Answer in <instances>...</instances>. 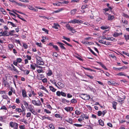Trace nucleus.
<instances>
[{"label": "nucleus", "instance_id": "0e129e2a", "mask_svg": "<svg viewBox=\"0 0 129 129\" xmlns=\"http://www.w3.org/2000/svg\"><path fill=\"white\" fill-rule=\"evenodd\" d=\"M42 30L46 32L47 34H48V31L45 28H43Z\"/></svg>", "mask_w": 129, "mask_h": 129}, {"label": "nucleus", "instance_id": "58836bf2", "mask_svg": "<svg viewBox=\"0 0 129 129\" xmlns=\"http://www.w3.org/2000/svg\"><path fill=\"white\" fill-rule=\"evenodd\" d=\"M117 75L119 76H126V74H124V73L123 72H121L117 74Z\"/></svg>", "mask_w": 129, "mask_h": 129}, {"label": "nucleus", "instance_id": "864d4df0", "mask_svg": "<svg viewBox=\"0 0 129 129\" xmlns=\"http://www.w3.org/2000/svg\"><path fill=\"white\" fill-rule=\"evenodd\" d=\"M16 61L20 63L22 61V59L21 58H18L17 59Z\"/></svg>", "mask_w": 129, "mask_h": 129}, {"label": "nucleus", "instance_id": "20e7f679", "mask_svg": "<svg viewBox=\"0 0 129 129\" xmlns=\"http://www.w3.org/2000/svg\"><path fill=\"white\" fill-rule=\"evenodd\" d=\"M11 68L10 70L11 71L14 72L15 73L18 74L19 73V71L15 68V66L12 64H11Z\"/></svg>", "mask_w": 129, "mask_h": 129}, {"label": "nucleus", "instance_id": "4468645a", "mask_svg": "<svg viewBox=\"0 0 129 129\" xmlns=\"http://www.w3.org/2000/svg\"><path fill=\"white\" fill-rule=\"evenodd\" d=\"M33 108H34V107L32 105H29L27 109H29L30 111V112L31 111H32L34 109Z\"/></svg>", "mask_w": 129, "mask_h": 129}, {"label": "nucleus", "instance_id": "393cba45", "mask_svg": "<svg viewBox=\"0 0 129 129\" xmlns=\"http://www.w3.org/2000/svg\"><path fill=\"white\" fill-rule=\"evenodd\" d=\"M49 88L50 90H51L53 92H55L56 90L51 86H49Z\"/></svg>", "mask_w": 129, "mask_h": 129}, {"label": "nucleus", "instance_id": "5701e85b", "mask_svg": "<svg viewBox=\"0 0 129 129\" xmlns=\"http://www.w3.org/2000/svg\"><path fill=\"white\" fill-rule=\"evenodd\" d=\"M18 124L16 123H14L13 124V127L15 129H17L18 127Z\"/></svg>", "mask_w": 129, "mask_h": 129}, {"label": "nucleus", "instance_id": "774afa93", "mask_svg": "<svg viewBox=\"0 0 129 129\" xmlns=\"http://www.w3.org/2000/svg\"><path fill=\"white\" fill-rule=\"evenodd\" d=\"M31 113L30 112H28L27 113L26 117H30L31 116Z\"/></svg>", "mask_w": 129, "mask_h": 129}, {"label": "nucleus", "instance_id": "9b49d317", "mask_svg": "<svg viewBox=\"0 0 129 129\" xmlns=\"http://www.w3.org/2000/svg\"><path fill=\"white\" fill-rule=\"evenodd\" d=\"M122 34V33H118L117 32H115L113 34V36L114 37H116L120 35H121Z\"/></svg>", "mask_w": 129, "mask_h": 129}, {"label": "nucleus", "instance_id": "0eeeda50", "mask_svg": "<svg viewBox=\"0 0 129 129\" xmlns=\"http://www.w3.org/2000/svg\"><path fill=\"white\" fill-rule=\"evenodd\" d=\"M123 98H121L120 97H118V102H121V103H123L124 101V100L125 99V95L123 96Z\"/></svg>", "mask_w": 129, "mask_h": 129}, {"label": "nucleus", "instance_id": "2f4dec72", "mask_svg": "<svg viewBox=\"0 0 129 129\" xmlns=\"http://www.w3.org/2000/svg\"><path fill=\"white\" fill-rule=\"evenodd\" d=\"M75 114L77 115H79L81 113V112L80 111V109L79 110H77L75 111Z\"/></svg>", "mask_w": 129, "mask_h": 129}, {"label": "nucleus", "instance_id": "a18cd8bd", "mask_svg": "<svg viewBox=\"0 0 129 129\" xmlns=\"http://www.w3.org/2000/svg\"><path fill=\"white\" fill-rule=\"evenodd\" d=\"M53 48H55L56 51H59V49L58 48L57 46L56 45H53Z\"/></svg>", "mask_w": 129, "mask_h": 129}, {"label": "nucleus", "instance_id": "f3484780", "mask_svg": "<svg viewBox=\"0 0 129 129\" xmlns=\"http://www.w3.org/2000/svg\"><path fill=\"white\" fill-rule=\"evenodd\" d=\"M88 87L91 91L93 92L94 93L96 91V90L94 88H93L91 86H88Z\"/></svg>", "mask_w": 129, "mask_h": 129}, {"label": "nucleus", "instance_id": "4c0bfd02", "mask_svg": "<svg viewBox=\"0 0 129 129\" xmlns=\"http://www.w3.org/2000/svg\"><path fill=\"white\" fill-rule=\"evenodd\" d=\"M16 15H17V17H18L19 19H20L21 20H23L24 21H26V20L25 19H24L23 18H21V17H21V16H20V15H19L18 14H16Z\"/></svg>", "mask_w": 129, "mask_h": 129}, {"label": "nucleus", "instance_id": "c85d7f7f", "mask_svg": "<svg viewBox=\"0 0 129 129\" xmlns=\"http://www.w3.org/2000/svg\"><path fill=\"white\" fill-rule=\"evenodd\" d=\"M15 111L16 112H18L19 113L22 112H23L21 109L19 108H16V109Z\"/></svg>", "mask_w": 129, "mask_h": 129}, {"label": "nucleus", "instance_id": "bb28decb", "mask_svg": "<svg viewBox=\"0 0 129 129\" xmlns=\"http://www.w3.org/2000/svg\"><path fill=\"white\" fill-rule=\"evenodd\" d=\"M14 47L13 44H10L8 45V47L9 50H11Z\"/></svg>", "mask_w": 129, "mask_h": 129}, {"label": "nucleus", "instance_id": "aec40b11", "mask_svg": "<svg viewBox=\"0 0 129 129\" xmlns=\"http://www.w3.org/2000/svg\"><path fill=\"white\" fill-rule=\"evenodd\" d=\"M35 66L33 64H30V68L31 69L33 70H35L36 69L35 66L37 67V64H36L35 63Z\"/></svg>", "mask_w": 129, "mask_h": 129}, {"label": "nucleus", "instance_id": "72a5a7b5", "mask_svg": "<svg viewBox=\"0 0 129 129\" xmlns=\"http://www.w3.org/2000/svg\"><path fill=\"white\" fill-rule=\"evenodd\" d=\"M71 102L72 104L76 103H77V100L75 99H72L71 101Z\"/></svg>", "mask_w": 129, "mask_h": 129}, {"label": "nucleus", "instance_id": "a19ab883", "mask_svg": "<svg viewBox=\"0 0 129 129\" xmlns=\"http://www.w3.org/2000/svg\"><path fill=\"white\" fill-rule=\"evenodd\" d=\"M63 38L64 40H65L68 41L70 42V38H67L65 36H63L62 37Z\"/></svg>", "mask_w": 129, "mask_h": 129}, {"label": "nucleus", "instance_id": "bf43d9fd", "mask_svg": "<svg viewBox=\"0 0 129 129\" xmlns=\"http://www.w3.org/2000/svg\"><path fill=\"white\" fill-rule=\"evenodd\" d=\"M55 117L57 118H60V115L58 114H56L55 115Z\"/></svg>", "mask_w": 129, "mask_h": 129}, {"label": "nucleus", "instance_id": "c9c22d12", "mask_svg": "<svg viewBox=\"0 0 129 129\" xmlns=\"http://www.w3.org/2000/svg\"><path fill=\"white\" fill-rule=\"evenodd\" d=\"M88 49L90 52L94 55L95 56H97L96 54L89 47H88Z\"/></svg>", "mask_w": 129, "mask_h": 129}, {"label": "nucleus", "instance_id": "f03ea898", "mask_svg": "<svg viewBox=\"0 0 129 129\" xmlns=\"http://www.w3.org/2000/svg\"><path fill=\"white\" fill-rule=\"evenodd\" d=\"M80 97L83 99L85 100H88L90 99L89 95H88L87 94H81L80 95Z\"/></svg>", "mask_w": 129, "mask_h": 129}, {"label": "nucleus", "instance_id": "49530a36", "mask_svg": "<svg viewBox=\"0 0 129 129\" xmlns=\"http://www.w3.org/2000/svg\"><path fill=\"white\" fill-rule=\"evenodd\" d=\"M103 44L106 45H110V43L109 42H106V41H104Z\"/></svg>", "mask_w": 129, "mask_h": 129}, {"label": "nucleus", "instance_id": "de8ad7c7", "mask_svg": "<svg viewBox=\"0 0 129 129\" xmlns=\"http://www.w3.org/2000/svg\"><path fill=\"white\" fill-rule=\"evenodd\" d=\"M83 116V118H85V119H88V115L86 114H84Z\"/></svg>", "mask_w": 129, "mask_h": 129}, {"label": "nucleus", "instance_id": "412c9836", "mask_svg": "<svg viewBox=\"0 0 129 129\" xmlns=\"http://www.w3.org/2000/svg\"><path fill=\"white\" fill-rule=\"evenodd\" d=\"M6 118L5 116H0V121L2 122H4V119H5Z\"/></svg>", "mask_w": 129, "mask_h": 129}, {"label": "nucleus", "instance_id": "5fc2aeb1", "mask_svg": "<svg viewBox=\"0 0 129 129\" xmlns=\"http://www.w3.org/2000/svg\"><path fill=\"white\" fill-rule=\"evenodd\" d=\"M83 68L86 70H89L91 71H92V70L90 68H85L84 67H83Z\"/></svg>", "mask_w": 129, "mask_h": 129}, {"label": "nucleus", "instance_id": "b1692460", "mask_svg": "<svg viewBox=\"0 0 129 129\" xmlns=\"http://www.w3.org/2000/svg\"><path fill=\"white\" fill-rule=\"evenodd\" d=\"M98 121L100 124L101 126H103L104 125V122L102 120L100 119Z\"/></svg>", "mask_w": 129, "mask_h": 129}, {"label": "nucleus", "instance_id": "a211bd4d", "mask_svg": "<svg viewBox=\"0 0 129 129\" xmlns=\"http://www.w3.org/2000/svg\"><path fill=\"white\" fill-rule=\"evenodd\" d=\"M77 10L76 9H75L72 10L70 12L71 14L72 15H74L76 13Z\"/></svg>", "mask_w": 129, "mask_h": 129}, {"label": "nucleus", "instance_id": "3c124183", "mask_svg": "<svg viewBox=\"0 0 129 129\" xmlns=\"http://www.w3.org/2000/svg\"><path fill=\"white\" fill-rule=\"evenodd\" d=\"M124 37L126 41H127L129 39V36L128 35H125L124 36Z\"/></svg>", "mask_w": 129, "mask_h": 129}, {"label": "nucleus", "instance_id": "f704fd0d", "mask_svg": "<svg viewBox=\"0 0 129 129\" xmlns=\"http://www.w3.org/2000/svg\"><path fill=\"white\" fill-rule=\"evenodd\" d=\"M84 119L83 117V115H81L80 117V118L78 119V121L79 122H81L82 120H84Z\"/></svg>", "mask_w": 129, "mask_h": 129}, {"label": "nucleus", "instance_id": "423d86ee", "mask_svg": "<svg viewBox=\"0 0 129 129\" xmlns=\"http://www.w3.org/2000/svg\"><path fill=\"white\" fill-rule=\"evenodd\" d=\"M82 21L81 20H77L76 19H74L73 20H72L70 22L72 23L73 24H75L76 23H81Z\"/></svg>", "mask_w": 129, "mask_h": 129}, {"label": "nucleus", "instance_id": "a878e982", "mask_svg": "<svg viewBox=\"0 0 129 129\" xmlns=\"http://www.w3.org/2000/svg\"><path fill=\"white\" fill-rule=\"evenodd\" d=\"M41 89H42L45 90L46 91L47 93H49L47 89L46 88H45L44 86L43 85H41L40 88Z\"/></svg>", "mask_w": 129, "mask_h": 129}, {"label": "nucleus", "instance_id": "f257e3e1", "mask_svg": "<svg viewBox=\"0 0 129 129\" xmlns=\"http://www.w3.org/2000/svg\"><path fill=\"white\" fill-rule=\"evenodd\" d=\"M36 57L37 59V64L40 65H43L44 63L42 58L38 55H36Z\"/></svg>", "mask_w": 129, "mask_h": 129}, {"label": "nucleus", "instance_id": "052dcab7", "mask_svg": "<svg viewBox=\"0 0 129 129\" xmlns=\"http://www.w3.org/2000/svg\"><path fill=\"white\" fill-rule=\"evenodd\" d=\"M0 109L6 110L7 108L4 105Z\"/></svg>", "mask_w": 129, "mask_h": 129}, {"label": "nucleus", "instance_id": "2eb2a0df", "mask_svg": "<svg viewBox=\"0 0 129 129\" xmlns=\"http://www.w3.org/2000/svg\"><path fill=\"white\" fill-rule=\"evenodd\" d=\"M42 118H43V119H47L48 120H52V119L51 117H49V116H47L46 115L42 116Z\"/></svg>", "mask_w": 129, "mask_h": 129}, {"label": "nucleus", "instance_id": "69168bd1", "mask_svg": "<svg viewBox=\"0 0 129 129\" xmlns=\"http://www.w3.org/2000/svg\"><path fill=\"white\" fill-rule=\"evenodd\" d=\"M123 16L124 17L129 18V16L127 14H125V13H123Z\"/></svg>", "mask_w": 129, "mask_h": 129}, {"label": "nucleus", "instance_id": "e433bc0d", "mask_svg": "<svg viewBox=\"0 0 129 129\" xmlns=\"http://www.w3.org/2000/svg\"><path fill=\"white\" fill-rule=\"evenodd\" d=\"M49 127L50 129L52 128V129H55V127L53 125V124L51 123L49 125Z\"/></svg>", "mask_w": 129, "mask_h": 129}, {"label": "nucleus", "instance_id": "cd10ccee", "mask_svg": "<svg viewBox=\"0 0 129 129\" xmlns=\"http://www.w3.org/2000/svg\"><path fill=\"white\" fill-rule=\"evenodd\" d=\"M66 26L67 28V29L70 30L72 28V27H71L69 24H67L66 25Z\"/></svg>", "mask_w": 129, "mask_h": 129}, {"label": "nucleus", "instance_id": "7ed1b4c3", "mask_svg": "<svg viewBox=\"0 0 129 129\" xmlns=\"http://www.w3.org/2000/svg\"><path fill=\"white\" fill-rule=\"evenodd\" d=\"M32 103L35 105L37 106H40L42 105L40 101L38 99V100L36 101V100H32Z\"/></svg>", "mask_w": 129, "mask_h": 129}, {"label": "nucleus", "instance_id": "ddd939ff", "mask_svg": "<svg viewBox=\"0 0 129 129\" xmlns=\"http://www.w3.org/2000/svg\"><path fill=\"white\" fill-rule=\"evenodd\" d=\"M65 120L66 121L70 124H72V120L71 118H68L65 119Z\"/></svg>", "mask_w": 129, "mask_h": 129}, {"label": "nucleus", "instance_id": "ea45409f", "mask_svg": "<svg viewBox=\"0 0 129 129\" xmlns=\"http://www.w3.org/2000/svg\"><path fill=\"white\" fill-rule=\"evenodd\" d=\"M109 27L107 26H103L101 27V28L102 29H105L108 28Z\"/></svg>", "mask_w": 129, "mask_h": 129}, {"label": "nucleus", "instance_id": "603ef678", "mask_svg": "<svg viewBox=\"0 0 129 129\" xmlns=\"http://www.w3.org/2000/svg\"><path fill=\"white\" fill-rule=\"evenodd\" d=\"M61 91H58L56 92V94L58 96H60L61 95Z\"/></svg>", "mask_w": 129, "mask_h": 129}, {"label": "nucleus", "instance_id": "c03bdc74", "mask_svg": "<svg viewBox=\"0 0 129 129\" xmlns=\"http://www.w3.org/2000/svg\"><path fill=\"white\" fill-rule=\"evenodd\" d=\"M63 10V9L62 8H61L59 9H58L56 11H54L53 12L55 13H57L62 11Z\"/></svg>", "mask_w": 129, "mask_h": 129}, {"label": "nucleus", "instance_id": "6ab92c4d", "mask_svg": "<svg viewBox=\"0 0 129 129\" xmlns=\"http://www.w3.org/2000/svg\"><path fill=\"white\" fill-rule=\"evenodd\" d=\"M57 84L61 88H63L64 87V85L63 83L60 82H58Z\"/></svg>", "mask_w": 129, "mask_h": 129}, {"label": "nucleus", "instance_id": "79ce46f5", "mask_svg": "<svg viewBox=\"0 0 129 129\" xmlns=\"http://www.w3.org/2000/svg\"><path fill=\"white\" fill-rule=\"evenodd\" d=\"M88 5H83L81 7V9H84L86 8H87Z\"/></svg>", "mask_w": 129, "mask_h": 129}, {"label": "nucleus", "instance_id": "338daca9", "mask_svg": "<svg viewBox=\"0 0 129 129\" xmlns=\"http://www.w3.org/2000/svg\"><path fill=\"white\" fill-rule=\"evenodd\" d=\"M102 114V112L101 111H99L98 112V115L99 116H100Z\"/></svg>", "mask_w": 129, "mask_h": 129}, {"label": "nucleus", "instance_id": "37998d69", "mask_svg": "<svg viewBox=\"0 0 129 129\" xmlns=\"http://www.w3.org/2000/svg\"><path fill=\"white\" fill-rule=\"evenodd\" d=\"M2 96L4 99H7L8 98V96L6 94H4L3 95H2Z\"/></svg>", "mask_w": 129, "mask_h": 129}, {"label": "nucleus", "instance_id": "6e6552de", "mask_svg": "<svg viewBox=\"0 0 129 129\" xmlns=\"http://www.w3.org/2000/svg\"><path fill=\"white\" fill-rule=\"evenodd\" d=\"M73 108L72 107H68L64 108V109L67 112L72 111L73 110Z\"/></svg>", "mask_w": 129, "mask_h": 129}, {"label": "nucleus", "instance_id": "8fccbe9b", "mask_svg": "<svg viewBox=\"0 0 129 129\" xmlns=\"http://www.w3.org/2000/svg\"><path fill=\"white\" fill-rule=\"evenodd\" d=\"M61 95L64 97H66V93L62 91H61Z\"/></svg>", "mask_w": 129, "mask_h": 129}, {"label": "nucleus", "instance_id": "4d7b16f0", "mask_svg": "<svg viewBox=\"0 0 129 129\" xmlns=\"http://www.w3.org/2000/svg\"><path fill=\"white\" fill-rule=\"evenodd\" d=\"M21 107L22 109V111L23 112H25V111L26 109L25 108V107L23 106L22 104L21 106Z\"/></svg>", "mask_w": 129, "mask_h": 129}, {"label": "nucleus", "instance_id": "4be33fe9", "mask_svg": "<svg viewBox=\"0 0 129 129\" xmlns=\"http://www.w3.org/2000/svg\"><path fill=\"white\" fill-rule=\"evenodd\" d=\"M117 102L115 101H114L112 103L113 107L115 110L116 109V106L117 105Z\"/></svg>", "mask_w": 129, "mask_h": 129}, {"label": "nucleus", "instance_id": "09e8293b", "mask_svg": "<svg viewBox=\"0 0 129 129\" xmlns=\"http://www.w3.org/2000/svg\"><path fill=\"white\" fill-rule=\"evenodd\" d=\"M122 22L124 23L125 25L127 24L128 23V21L126 20H122Z\"/></svg>", "mask_w": 129, "mask_h": 129}, {"label": "nucleus", "instance_id": "9d476101", "mask_svg": "<svg viewBox=\"0 0 129 129\" xmlns=\"http://www.w3.org/2000/svg\"><path fill=\"white\" fill-rule=\"evenodd\" d=\"M22 94L23 97L26 98L27 97L26 94V91L25 90L22 89Z\"/></svg>", "mask_w": 129, "mask_h": 129}, {"label": "nucleus", "instance_id": "dca6fc26", "mask_svg": "<svg viewBox=\"0 0 129 129\" xmlns=\"http://www.w3.org/2000/svg\"><path fill=\"white\" fill-rule=\"evenodd\" d=\"M61 101L63 103H68L70 102L69 101L67 100L64 98L62 99Z\"/></svg>", "mask_w": 129, "mask_h": 129}, {"label": "nucleus", "instance_id": "7c9ffc66", "mask_svg": "<svg viewBox=\"0 0 129 129\" xmlns=\"http://www.w3.org/2000/svg\"><path fill=\"white\" fill-rule=\"evenodd\" d=\"M52 73L51 71L49 70L47 74L48 76H50L52 75Z\"/></svg>", "mask_w": 129, "mask_h": 129}, {"label": "nucleus", "instance_id": "473e14b6", "mask_svg": "<svg viewBox=\"0 0 129 129\" xmlns=\"http://www.w3.org/2000/svg\"><path fill=\"white\" fill-rule=\"evenodd\" d=\"M23 102L24 105L25 106L26 108H27L29 106L28 104L25 101H24Z\"/></svg>", "mask_w": 129, "mask_h": 129}, {"label": "nucleus", "instance_id": "13d9d810", "mask_svg": "<svg viewBox=\"0 0 129 129\" xmlns=\"http://www.w3.org/2000/svg\"><path fill=\"white\" fill-rule=\"evenodd\" d=\"M72 95L70 93H68L67 94V97L68 98H72Z\"/></svg>", "mask_w": 129, "mask_h": 129}, {"label": "nucleus", "instance_id": "c756f323", "mask_svg": "<svg viewBox=\"0 0 129 129\" xmlns=\"http://www.w3.org/2000/svg\"><path fill=\"white\" fill-rule=\"evenodd\" d=\"M15 32L14 30H10L9 32V33H8L9 36V35L13 36V33Z\"/></svg>", "mask_w": 129, "mask_h": 129}, {"label": "nucleus", "instance_id": "6e6d98bb", "mask_svg": "<svg viewBox=\"0 0 129 129\" xmlns=\"http://www.w3.org/2000/svg\"><path fill=\"white\" fill-rule=\"evenodd\" d=\"M3 33H4V35L5 36H9L8 32V31H4L3 32Z\"/></svg>", "mask_w": 129, "mask_h": 129}, {"label": "nucleus", "instance_id": "680f3d73", "mask_svg": "<svg viewBox=\"0 0 129 129\" xmlns=\"http://www.w3.org/2000/svg\"><path fill=\"white\" fill-rule=\"evenodd\" d=\"M42 81L44 83L47 82V79L46 78H44L42 80Z\"/></svg>", "mask_w": 129, "mask_h": 129}, {"label": "nucleus", "instance_id": "e2e57ef3", "mask_svg": "<svg viewBox=\"0 0 129 129\" xmlns=\"http://www.w3.org/2000/svg\"><path fill=\"white\" fill-rule=\"evenodd\" d=\"M74 125L77 126V127H81L82 126V125L81 124H79L75 123L74 124Z\"/></svg>", "mask_w": 129, "mask_h": 129}, {"label": "nucleus", "instance_id": "1a4fd4ad", "mask_svg": "<svg viewBox=\"0 0 129 129\" xmlns=\"http://www.w3.org/2000/svg\"><path fill=\"white\" fill-rule=\"evenodd\" d=\"M57 43L59 45L60 47L62 49L66 50V48L63 46L64 45L63 43L59 42H57Z\"/></svg>", "mask_w": 129, "mask_h": 129}, {"label": "nucleus", "instance_id": "39448f33", "mask_svg": "<svg viewBox=\"0 0 129 129\" xmlns=\"http://www.w3.org/2000/svg\"><path fill=\"white\" fill-rule=\"evenodd\" d=\"M108 84L109 85H115V84L116 85H118V83H116V82L113 80H110L108 81Z\"/></svg>", "mask_w": 129, "mask_h": 129}, {"label": "nucleus", "instance_id": "f8f14e48", "mask_svg": "<svg viewBox=\"0 0 129 129\" xmlns=\"http://www.w3.org/2000/svg\"><path fill=\"white\" fill-rule=\"evenodd\" d=\"M114 18V16L113 15H111L110 14H109L108 17V19L109 20H112Z\"/></svg>", "mask_w": 129, "mask_h": 129}]
</instances>
